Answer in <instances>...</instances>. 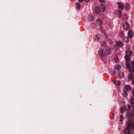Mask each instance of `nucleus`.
I'll use <instances>...</instances> for the list:
<instances>
[{"label": "nucleus", "instance_id": "nucleus-13", "mask_svg": "<svg viewBox=\"0 0 134 134\" xmlns=\"http://www.w3.org/2000/svg\"><path fill=\"white\" fill-rule=\"evenodd\" d=\"M103 50L102 48H99L98 50V54L101 56H104L103 55Z\"/></svg>", "mask_w": 134, "mask_h": 134}, {"label": "nucleus", "instance_id": "nucleus-14", "mask_svg": "<svg viewBox=\"0 0 134 134\" xmlns=\"http://www.w3.org/2000/svg\"><path fill=\"white\" fill-rule=\"evenodd\" d=\"M126 55L130 56L132 54V51H127L126 52Z\"/></svg>", "mask_w": 134, "mask_h": 134}, {"label": "nucleus", "instance_id": "nucleus-38", "mask_svg": "<svg viewBox=\"0 0 134 134\" xmlns=\"http://www.w3.org/2000/svg\"><path fill=\"white\" fill-rule=\"evenodd\" d=\"M101 59H103V56H102V57H101Z\"/></svg>", "mask_w": 134, "mask_h": 134}, {"label": "nucleus", "instance_id": "nucleus-36", "mask_svg": "<svg viewBox=\"0 0 134 134\" xmlns=\"http://www.w3.org/2000/svg\"><path fill=\"white\" fill-rule=\"evenodd\" d=\"M85 1L86 2H88L89 1V0H85Z\"/></svg>", "mask_w": 134, "mask_h": 134}, {"label": "nucleus", "instance_id": "nucleus-27", "mask_svg": "<svg viewBox=\"0 0 134 134\" xmlns=\"http://www.w3.org/2000/svg\"><path fill=\"white\" fill-rule=\"evenodd\" d=\"M127 92L126 91H124V94L125 97L127 95Z\"/></svg>", "mask_w": 134, "mask_h": 134}, {"label": "nucleus", "instance_id": "nucleus-40", "mask_svg": "<svg viewBox=\"0 0 134 134\" xmlns=\"http://www.w3.org/2000/svg\"><path fill=\"white\" fill-rule=\"evenodd\" d=\"M102 45L103 46H104V44H102Z\"/></svg>", "mask_w": 134, "mask_h": 134}, {"label": "nucleus", "instance_id": "nucleus-21", "mask_svg": "<svg viewBox=\"0 0 134 134\" xmlns=\"http://www.w3.org/2000/svg\"><path fill=\"white\" fill-rule=\"evenodd\" d=\"M97 21L98 23L100 25H101L102 23V20L100 19H98L97 20Z\"/></svg>", "mask_w": 134, "mask_h": 134}, {"label": "nucleus", "instance_id": "nucleus-35", "mask_svg": "<svg viewBox=\"0 0 134 134\" xmlns=\"http://www.w3.org/2000/svg\"><path fill=\"white\" fill-rule=\"evenodd\" d=\"M121 35H122V36H123V35H124V34L122 32H121Z\"/></svg>", "mask_w": 134, "mask_h": 134}, {"label": "nucleus", "instance_id": "nucleus-25", "mask_svg": "<svg viewBox=\"0 0 134 134\" xmlns=\"http://www.w3.org/2000/svg\"><path fill=\"white\" fill-rule=\"evenodd\" d=\"M121 69V66L119 65H117L116 66V69L119 70Z\"/></svg>", "mask_w": 134, "mask_h": 134}, {"label": "nucleus", "instance_id": "nucleus-19", "mask_svg": "<svg viewBox=\"0 0 134 134\" xmlns=\"http://www.w3.org/2000/svg\"><path fill=\"white\" fill-rule=\"evenodd\" d=\"M88 18L90 20H93V16L92 15H90L89 16Z\"/></svg>", "mask_w": 134, "mask_h": 134}, {"label": "nucleus", "instance_id": "nucleus-1", "mask_svg": "<svg viewBox=\"0 0 134 134\" xmlns=\"http://www.w3.org/2000/svg\"><path fill=\"white\" fill-rule=\"evenodd\" d=\"M127 127L124 130L125 134H134V121L129 120L127 123Z\"/></svg>", "mask_w": 134, "mask_h": 134}, {"label": "nucleus", "instance_id": "nucleus-5", "mask_svg": "<svg viewBox=\"0 0 134 134\" xmlns=\"http://www.w3.org/2000/svg\"><path fill=\"white\" fill-rule=\"evenodd\" d=\"M124 29L126 31L128 30L130 27L129 24L127 22H125L123 25Z\"/></svg>", "mask_w": 134, "mask_h": 134}, {"label": "nucleus", "instance_id": "nucleus-2", "mask_svg": "<svg viewBox=\"0 0 134 134\" xmlns=\"http://www.w3.org/2000/svg\"><path fill=\"white\" fill-rule=\"evenodd\" d=\"M130 103L131 106L133 108L132 109L130 113H127V116L128 118H130L131 117L134 116V98H132L130 99Z\"/></svg>", "mask_w": 134, "mask_h": 134}, {"label": "nucleus", "instance_id": "nucleus-32", "mask_svg": "<svg viewBox=\"0 0 134 134\" xmlns=\"http://www.w3.org/2000/svg\"><path fill=\"white\" fill-rule=\"evenodd\" d=\"M99 1L101 3H103L104 2V0H99Z\"/></svg>", "mask_w": 134, "mask_h": 134}, {"label": "nucleus", "instance_id": "nucleus-23", "mask_svg": "<svg viewBox=\"0 0 134 134\" xmlns=\"http://www.w3.org/2000/svg\"><path fill=\"white\" fill-rule=\"evenodd\" d=\"M99 40V37L97 35H96L95 37V40L97 41H98Z\"/></svg>", "mask_w": 134, "mask_h": 134}, {"label": "nucleus", "instance_id": "nucleus-31", "mask_svg": "<svg viewBox=\"0 0 134 134\" xmlns=\"http://www.w3.org/2000/svg\"><path fill=\"white\" fill-rule=\"evenodd\" d=\"M132 66L133 67H134V62H133L132 63Z\"/></svg>", "mask_w": 134, "mask_h": 134}, {"label": "nucleus", "instance_id": "nucleus-29", "mask_svg": "<svg viewBox=\"0 0 134 134\" xmlns=\"http://www.w3.org/2000/svg\"><path fill=\"white\" fill-rule=\"evenodd\" d=\"M120 121H122V119H123L124 118H123V116L122 115H121L120 116Z\"/></svg>", "mask_w": 134, "mask_h": 134}, {"label": "nucleus", "instance_id": "nucleus-41", "mask_svg": "<svg viewBox=\"0 0 134 134\" xmlns=\"http://www.w3.org/2000/svg\"><path fill=\"white\" fill-rule=\"evenodd\" d=\"M123 65V64L122 63L123 66H124Z\"/></svg>", "mask_w": 134, "mask_h": 134}, {"label": "nucleus", "instance_id": "nucleus-22", "mask_svg": "<svg viewBox=\"0 0 134 134\" xmlns=\"http://www.w3.org/2000/svg\"><path fill=\"white\" fill-rule=\"evenodd\" d=\"M124 74L123 72H121L119 74V75L120 77H123Z\"/></svg>", "mask_w": 134, "mask_h": 134}, {"label": "nucleus", "instance_id": "nucleus-18", "mask_svg": "<svg viewBox=\"0 0 134 134\" xmlns=\"http://www.w3.org/2000/svg\"><path fill=\"white\" fill-rule=\"evenodd\" d=\"M101 8L103 12H104L105 10V8L104 5H103L102 4L101 6Z\"/></svg>", "mask_w": 134, "mask_h": 134}, {"label": "nucleus", "instance_id": "nucleus-8", "mask_svg": "<svg viewBox=\"0 0 134 134\" xmlns=\"http://www.w3.org/2000/svg\"><path fill=\"white\" fill-rule=\"evenodd\" d=\"M128 36L129 38H132L133 37V34L131 31H129L128 33Z\"/></svg>", "mask_w": 134, "mask_h": 134}, {"label": "nucleus", "instance_id": "nucleus-6", "mask_svg": "<svg viewBox=\"0 0 134 134\" xmlns=\"http://www.w3.org/2000/svg\"><path fill=\"white\" fill-rule=\"evenodd\" d=\"M128 62L126 61L125 62V65H126L125 68H129V70L130 72H134V69H132L131 70L130 69V64Z\"/></svg>", "mask_w": 134, "mask_h": 134}, {"label": "nucleus", "instance_id": "nucleus-4", "mask_svg": "<svg viewBox=\"0 0 134 134\" xmlns=\"http://www.w3.org/2000/svg\"><path fill=\"white\" fill-rule=\"evenodd\" d=\"M100 13V10L99 7L97 6H95L93 10V13L98 15Z\"/></svg>", "mask_w": 134, "mask_h": 134}, {"label": "nucleus", "instance_id": "nucleus-28", "mask_svg": "<svg viewBox=\"0 0 134 134\" xmlns=\"http://www.w3.org/2000/svg\"><path fill=\"white\" fill-rule=\"evenodd\" d=\"M115 60L116 62H118L119 61V59L118 57H116V58H115Z\"/></svg>", "mask_w": 134, "mask_h": 134}, {"label": "nucleus", "instance_id": "nucleus-37", "mask_svg": "<svg viewBox=\"0 0 134 134\" xmlns=\"http://www.w3.org/2000/svg\"><path fill=\"white\" fill-rule=\"evenodd\" d=\"M83 0H79V2H82Z\"/></svg>", "mask_w": 134, "mask_h": 134}, {"label": "nucleus", "instance_id": "nucleus-9", "mask_svg": "<svg viewBox=\"0 0 134 134\" xmlns=\"http://www.w3.org/2000/svg\"><path fill=\"white\" fill-rule=\"evenodd\" d=\"M105 53L108 54H110L111 52V50L108 47H107L105 49Z\"/></svg>", "mask_w": 134, "mask_h": 134}, {"label": "nucleus", "instance_id": "nucleus-7", "mask_svg": "<svg viewBox=\"0 0 134 134\" xmlns=\"http://www.w3.org/2000/svg\"><path fill=\"white\" fill-rule=\"evenodd\" d=\"M115 14L116 16L119 18L121 17L122 15L121 12L120 10H116L115 12Z\"/></svg>", "mask_w": 134, "mask_h": 134}, {"label": "nucleus", "instance_id": "nucleus-26", "mask_svg": "<svg viewBox=\"0 0 134 134\" xmlns=\"http://www.w3.org/2000/svg\"><path fill=\"white\" fill-rule=\"evenodd\" d=\"M127 15L126 14H124L122 18L124 19H126L127 18Z\"/></svg>", "mask_w": 134, "mask_h": 134}, {"label": "nucleus", "instance_id": "nucleus-24", "mask_svg": "<svg viewBox=\"0 0 134 134\" xmlns=\"http://www.w3.org/2000/svg\"><path fill=\"white\" fill-rule=\"evenodd\" d=\"M128 78L129 79H130V80L132 79L133 78V75L132 74H131L129 75L128 76Z\"/></svg>", "mask_w": 134, "mask_h": 134}, {"label": "nucleus", "instance_id": "nucleus-15", "mask_svg": "<svg viewBox=\"0 0 134 134\" xmlns=\"http://www.w3.org/2000/svg\"><path fill=\"white\" fill-rule=\"evenodd\" d=\"M130 56L126 55L125 56V59L126 60V61L127 62H129L130 60Z\"/></svg>", "mask_w": 134, "mask_h": 134}, {"label": "nucleus", "instance_id": "nucleus-39", "mask_svg": "<svg viewBox=\"0 0 134 134\" xmlns=\"http://www.w3.org/2000/svg\"><path fill=\"white\" fill-rule=\"evenodd\" d=\"M101 29L102 30L103 29H102V28H101Z\"/></svg>", "mask_w": 134, "mask_h": 134}, {"label": "nucleus", "instance_id": "nucleus-30", "mask_svg": "<svg viewBox=\"0 0 134 134\" xmlns=\"http://www.w3.org/2000/svg\"><path fill=\"white\" fill-rule=\"evenodd\" d=\"M132 84L134 85V79H133L132 81Z\"/></svg>", "mask_w": 134, "mask_h": 134}, {"label": "nucleus", "instance_id": "nucleus-17", "mask_svg": "<svg viewBox=\"0 0 134 134\" xmlns=\"http://www.w3.org/2000/svg\"><path fill=\"white\" fill-rule=\"evenodd\" d=\"M115 84L117 85H120L121 83L119 81H115L114 82Z\"/></svg>", "mask_w": 134, "mask_h": 134}, {"label": "nucleus", "instance_id": "nucleus-16", "mask_svg": "<svg viewBox=\"0 0 134 134\" xmlns=\"http://www.w3.org/2000/svg\"><path fill=\"white\" fill-rule=\"evenodd\" d=\"M125 8L127 10H129L130 8V6L129 4L126 3L125 5Z\"/></svg>", "mask_w": 134, "mask_h": 134}, {"label": "nucleus", "instance_id": "nucleus-20", "mask_svg": "<svg viewBox=\"0 0 134 134\" xmlns=\"http://www.w3.org/2000/svg\"><path fill=\"white\" fill-rule=\"evenodd\" d=\"M76 7L77 9H79L80 8V5L79 3H76Z\"/></svg>", "mask_w": 134, "mask_h": 134}, {"label": "nucleus", "instance_id": "nucleus-10", "mask_svg": "<svg viewBox=\"0 0 134 134\" xmlns=\"http://www.w3.org/2000/svg\"><path fill=\"white\" fill-rule=\"evenodd\" d=\"M116 44L118 46L120 47H121L123 45V43L120 41H117L116 42Z\"/></svg>", "mask_w": 134, "mask_h": 134}, {"label": "nucleus", "instance_id": "nucleus-12", "mask_svg": "<svg viewBox=\"0 0 134 134\" xmlns=\"http://www.w3.org/2000/svg\"><path fill=\"white\" fill-rule=\"evenodd\" d=\"M125 90L127 91H130L132 89L131 86L129 85H126L125 86Z\"/></svg>", "mask_w": 134, "mask_h": 134}, {"label": "nucleus", "instance_id": "nucleus-34", "mask_svg": "<svg viewBox=\"0 0 134 134\" xmlns=\"http://www.w3.org/2000/svg\"><path fill=\"white\" fill-rule=\"evenodd\" d=\"M116 73V72L115 71H114L113 72V74L114 75Z\"/></svg>", "mask_w": 134, "mask_h": 134}, {"label": "nucleus", "instance_id": "nucleus-3", "mask_svg": "<svg viewBox=\"0 0 134 134\" xmlns=\"http://www.w3.org/2000/svg\"><path fill=\"white\" fill-rule=\"evenodd\" d=\"M131 106L129 104H127L124 105V107H122L120 110V112L123 113L124 112L123 111L124 110H129L131 109Z\"/></svg>", "mask_w": 134, "mask_h": 134}, {"label": "nucleus", "instance_id": "nucleus-33", "mask_svg": "<svg viewBox=\"0 0 134 134\" xmlns=\"http://www.w3.org/2000/svg\"><path fill=\"white\" fill-rule=\"evenodd\" d=\"M132 93L133 95V96L134 97V90H132Z\"/></svg>", "mask_w": 134, "mask_h": 134}, {"label": "nucleus", "instance_id": "nucleus-11", "mask_svg": "<svg viewBox=\"0 0 134 134\" xmlns=\"http://www.w3.org/2000/svg\"><path fill=\"white\" fill-rule=\"evenodd\" d=\"M119 7L120 9L123 10L124 8V6L122 3L119 2L118 3Z\"/></svg>", "mask_w": 134, "mask_h": 134}]
</instances>
